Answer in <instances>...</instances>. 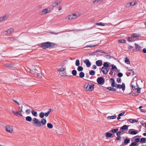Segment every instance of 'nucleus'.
I'll use <instances>...</instances> for the list:
<instances>
[{"label":"nucleus","instance_id":"obj_1","mask_svg":"<svg viewBox=\"0 0 146 146\" xmlns=\"http://www.w3.org/2000/svg\"><path fill=\"white\" fill-rule=\"evenodd\" d=\"M94 85H90L88 83H86L84 86V89L86 91H91L94 88Z\"/></svg>","mask_w":146,"mask_h":146},{"label":"nucleus","instance_id":"obj_2","mask_svg":"<svg viewBox=\"0 0 146 146\" xmlns=\"http://www.w3.org/2000/svg\"><path fill=\"white\" fill-rule=\"evenodd\" d=\"M6 131L8 133H12L13 131V127L10 125H7L5 127Z\"/></svg>","mask_w":146,"mask_h":146},{"label":"nucleus","instance_id":"obj_3","mask_svg":"<svg viewBox=\"0 0 146 146\" xmlns=\"http://www.w3.org/2000/svg\"><path fill=\"white\" fill-rule=\"evenodd\" d=\"M79 15H77L76 14L70 15L67 16L66 18V19H68L69 20L72 19L76 18L77 17H79Z\"/></svg>","mask_w":146,"mask_h":146},{"label":"nucleus","instance_id":"obj_4","mask_svg":"<svg viewBox=\"0 0 146 146\" xmlns=\"http://www.w3.org/2000/svg\"><path fill=\"white\" fill-rule=\"evenodd\" d=\"M115 87L119 89L121 88L123 90H124L125 89V85L124 83H123L121 85L116 84Z\"/></svg>","mask_w":146,"mask_h":146},{"label":"nucleus","instance_id":"obj_5","mask_svg":"<svg viewBox=\"0 0 146 146\" xmlns=\"http://www.w3.org/2000/svg\"><path fill=\"white\" fill-rule=\"evenodd\" d=\"M56 44L53 43H50L48 42H46V48L50 47L51 48H54Z\"/></svg>","mask_w":146,"mask_h":146},{"label":"nucleus","instance_id":"obj_6","mask_svg":"<svg viewBox=\"0 0 146 146\" xmlns=\"http://www.w3.org/2000/svg\"><path fill=\"white\" fill-rule=\"evenodd\" d=\"M97 81L100 84H103L104 83V78L100 77L97 79Z\"/></svg>","mask_w":146,"mask_h":146},{"label":"nucleus","instance_id":"obj_7","mask_svg":"<svg viewBox=\"0 0 146 146\" xmlns=\"http://www.w3.org/2000/svg\"><path fill=\"white\" fill-rule=\"evenodd\" d=\"M109 70V68H105L104 67H102L101 71L102 72L105 74H107Z\"/></svg>","mask_w":146,"mask_h":146},{"label":"nucleus","instance_id":"obj_8","mask_svg":"<svg viewBox=\"0 0 146 146\" xmlns=\"http://www.w3.org/2000/svg\"><path fill=\"white\" fill-rule=\"evenodd\" d=\"M8 15H6L0 17V22H2L7 19L8 18Z\"/></svg>","mask_w":146,"mask_h":146},{"label":"nucleus","instance_id":"obj_9","mask_svg":"<svg viewBox=\"0 0 146 146\" xmlns=\"http://www.w3.org/2000/svg\"><path fill=\"white\" fill-rule=\"evenodd\" d=\"M84 63L86 64L87 67H89L91 65V63L90 62L89 60L88 59H86L84 60Z\"/></svg>","mask_w":146,"mask_h":146},{"label":"nucleus","instance_id":"obj_10","mask_svg":"<svg viewBox=\"0 0 146 146\" xmlns=\"http://www.w3.org/2000/svg\"><path fill=\"white\" fill-rule=\"evenodd\" d=\"M33 121L35 124H36L38 125H41L39 120L36 118H34L33 119Z\"/></svg>","mask_w":146,"mask_h":146},{"label":"nucleus","instance_id":"obj_11","mask_svg":"<svg viewBox=\"0 0 146 146\" xmlns=\"http://www.w3.org/2000/svg\"><path fill=\"white\" fill-rule=\"evenodd\" d=\"M104 0H93L92 3L94 5H96L98 4L99 2L101 3L103 2Z\"/></svg>","mask_w":146,"mask_h":146},{"label":"nucleus","instance_id":"obj_12","mask_svg":"<svg viewBox=\"0 0 146 146\" xmlns=\"http://www.w3.org/2000/svg\"><path fill=\"white\" fill-rule=\"evenodd\" d=\"M58 5L56 1H55L52 3H50L49 5L52 8L56 7Z\"/></svg>","mask_w":146,"mask_h":146},{"label":"nucleus","instance_id":"obj_13","mask_svg":"<svg viewBox=\"0 0 146 146\" xmlns=\"http://www.w3.org/2000/svg\"><path fill=\"white\" fill-rule=\"evenodd\" d=\"M129 133L132 134L134 135L136 134L137 133V130L132 131V129H129L128 131Z\"/></svg>","mask_w":146,"mask_h":146},{"label":"nucleus","instance_id":"obj_14","mask_svg":"<svg viewBox=\"0 0 146 146\" xmlns=\"http://www.w3.org/2000/svg\"><path fill=\"white\" fill-rule=\"evenodd\" d=\"M110 82L111 83V86L112 87H114L115 86V80L113 78H111L110 80Z\"/></svg>","mask_w":146,"mask_h":146},{"label":"nucleus","instance_id":"obj_15","mask_svg":"<svg viewBox=\"0 0 146 146\" xmlns=\"http://www.w3.org/2000/svg\"><path fill=\"white\" fill-rule=\"evenodd\" d=\"M128 126L126 125H124L120 128V130L123 132L124 130L127 129H128Z\"/></svg>","mask_w":146,"mask_h":146},{"label":"nucleus","instance_id":"obj_16","mask_svg":"<svg viewBox=\"0 0 146 146\" xmlns=\"http://www.w3.org/2000/svg\"><path fill=\"white\" fill-rule=\"evenodd\" d=\"M14 31V29H13L10 28L6 32L8 34H10L13 33Z\"/></svg>","mask_w":146,"mask_h":146},{"label":"nucleus","instance_id":"obj_17","mask_svg":"<svg viewBox=\"0 0 146 146\" xmlns=\"http://www.w3.org/2000/svg\"><path fill=\"white\" fill-rule=\"evenodd\" d=\"M96 64L98 66H100L102 64V62L101 60H98L96 61Z\"/></svg>","mask_w":146,"mask_h":146},{"label":"nucleus","instance_id":"obj_18","mask_svg":"<svg viewBox=\"0 0 146 146\" xmlns=\"http://www.w3.org/2000/svg\"><path fill=\"white\" fill-rule=\"evenodd\" d=\"M53 111V110L52 109H48V110L46 112V117H47L49 114L52 112Z\"/></svg>","mask_w":146,"mask_h":146},{"label":"nucleus","instance_id":"obj_19","mask_svg":"<svg viewBox=\"0 0 146 146\" xmlns=\"http://www.w3.org/2000/svg\"><path fill=\"white\" fill-rule=\"evenodd\" d=\"M139 37V36L136 34H133L131 36V38H138Z\"/></svg>","mask_w":146,"mask_h":146},{"label":"nucleus","instance_id":"obj_20","mask_svg":"<svg viewBox=\"0 0 146 146\" xmlns=\"http://www.w3.org/2000/svg\"><path fill=\"white\" fill-rule=\"evenodd\" d=\"M131 6H134L137 4V2L136 1H133L131 2H130Z\"/></svg>","mask_w":146,"mask_h":146},{"label":"nucleus","instance_id":"obj_21","mask_svg":"<svg viewBox=\"0 0 146 146\" xmlns=\"http://www.w3.org/2000/svg\"><path fill=\"white\" fill-rule=\"evenodd\" d=\"M128 121L131 123L136 122L138 121L137 120L133 119H128Z\"/></svg>","mask_w":146,"mask_h":146},{"label":"nucleus","instance_id":"obj_22","mask_svg":"<svg viewBox=\"0 0 146 146\" xmlns=\"http://www.w3.org/2000/svg\"><path fill=\"white\" fill-rule=\"evenodd\" d=\"M109 63L108 62H104L103 64L104 67H104L105 68H108L109 66V65L108 64Z\"/></svg>","mask_w":146,"mask_h":146},{"label":"nucleus","instance_id":"obj_23","mask_svg":"<svg viewBox=\"0 0 146 146\" xmlns=\"http://www.w3.org/2000/svg\"><path fill=\"white\" fill-rule=\"evenodd\" d=\"M59 74L62 76H66V72L63 71L61 72H59Z\"/></svg>","mask_w":146,"mask_h":146},{"label":"nucleus","instance_id":"obj_24","mask_svg":"<svg viewBox=\"0 0 146 146\" xmlns=\"http://www.w3.org/2000/svg\"><path fill=\"white\" fill-rule=\"evenodd\" d=\"M130 141V140L129 139L127 138L124 141V143L125 145H126Z\"/></svg>","mask_w":146,"mask_h":146},{"label":"nucleus","instance_id":"obj_25","mask_svg":"<svg viewBox=\"0 0 146 146\" xmlns=\"http://www.w3.org/2000/svg\"><path fill=\"white\" fill-rule=\"evenodd\" d=\"M112 134L109 132H107L106 133V137H111L112 136Z\"/></svg>","mask_w":146,"mask_h":146},{"label":"nucleus","instance_id":"obj_26","mask_svg":"<svg viewBox=\"0 0 146 146\" xmlns=\"http://www.w3.org/2000/svg\"><path fill=\"white\" fill-rule=\"evenodd\" d=\"M65 67H61V68H59L57 70L58 71H60V72H63L64 71L65 69Z\"/></svg>","mask_w":146,"mask_h":146},{"label":"nucleus","instance_id":"obj_27","mask_svg":"<svg viewBox=\"0 0 146 146\" xmlns=\"http://www.w3.org/2000/svg\"><path fill=\"white\" fill-rule=\"evenodd\" d=\"M45 115V114L42 112L40 113L39 114V116L41 118H43Z\"/></svg>","mask_w":146,"mask_h":146},{"label":"nucleus","instance_id":"obj_28","mask_svg":"<svg viewBox=\"0 0 146 146\" xmlns=\"http://www.w3.org/2000/svg\"><path fill=\"white\" fill-rule=\"evenodd\" d=\"M96 24L97 25H99V26H104L106 24L104 23H96Z\"/></svg>","mask_w":146,"mask_h":146},{"label":"nucleus","instance_id":"obj_29","mask_svg":"<svg viewBox=\"0 0 146 146\" xmlns=\"http://www.w3.org/2000/svg\"><path fill=\"white\" fill-rule=\"evenodd\" d=\"M32 113V115L35 117H36L37 116V113L34 110H33L31 112Z\"/></svg>","mask_w":146,"mask_h":146},{"label":"nucleus","instance_id":"obj_30","mask_svg":"<svg viewBox=\"0 0 146 146\" xmlns=\"http://www.w3.org/2000/svg\"><path fill=\"white\" fill-rule=\"evenodd\" d=\"M111 66L112 67V70L114 71H116V70H117L116 67L114 65H112Z\"/></svg>","mask_w":146,"mask_h":146},{"label":"nucleus","instance_id":"obj_31","mask_svg":"<svg viewBox=\"0 0 146 146\" xmlns=\"http://www.w3.org/2000/svg\"><path fill=\"white\" fill-rule=\"evenodd\" d=\"M116 118V116L115 115H113L111 116H108L107 118L109 119H115Z\"/></svg>","mask_w":146,"mask_h":146},{"label":"nucleus","instance_id":"obj_32","mask_svg":"<svg viewBox=\"0 0 146 146\" xmlns=\"http://www.w3.org/2000/svg\"><path fill=\"white\" fill-rule=\"evenodd\" d=\"M47 127L49 128H52L53 127L52 125L50 123H47Z\"/></svg>","mask_w":146,"mask_h":146},{"label":"nucleus","instance_id":"obj_33","mask_svg":"<svg viewBox=\"0 0 146 146\" xmlns=\"http://www.w3.org/2000/svg\"><path fill=\"white\" fill-rule=\"evenodd\" d=\"M79 76L80 78H82L84 77V74L83 72H81L80 73Z\"/></svg>","mask_w":146,"mask_h":146},{"label":"nucleus","instance_id":"obj_34","mask_svg":"<svg viewBox=\"0 0 146 146\" xmlns=\"http://www.w3.org/2000/svg\"><path fill=\"white\" fill-rule=\"evenodd\" d=\"M76 65L77 66H79L80 64V61L79 60H77L76 61Z\"/></svg>","mask_w":146,"mask_h":146},{"label":"nucleus","instance_id":"obj_35","mask_svg":"<svg viewBox=\"0 0 146 146\" xmlns=\"http://www.w3.org/2000/svg\"><path fill=\"white\" fill-rule=\"evenodd\" d=\"M39 46L43 48H45L46 47V44L45 43L41 44H40Z\"/></svg>","mask_w":146,"mask_h":146},{"label":"nucleus","instance_id":"obj_36","mask_svg":"<svg viewBox=\"0 0 146 146\" xmlns=\"http://www.w3.org/2000/svg\"><path fill=\"white\" fill-rule=\"evenodd\" d=\"M32 119L31 117L30 116H27L26 117V120L28 121H31Z\"/></svg>","mask_w":146,"mask_h":146},{"label":"nucleus","instance_id":"obj_37","mask_svg":"<svg viewBox=\"0 0 146 146\" xmlns=\"http://www.w3.org/2000/svg\"><path fill=\"white\" fill-rule=\"evenodd\" d=\"M123 133V132L120 130L117 133V136H119L121 134H122Z\"/></svg>","mask_w":146,"mask_h":146},{"label":"nucleus","instance_id":"obj_38","mask_svg":"<svg viewBox=\"0 0 146 146\" xmlns=\"http://www.w3.org/2000/svg\"><path fill=\"white\" fill-rule=\"evenodd\" d=\"M118 129H112L111 130L110 132H112V133H115L116 132H117V131H118Z\"/></svg>","mask_w":146,"mask_h":146},{"label":"nucleus","instance_id":"obj_39","mask_svg":"<svg viewBox=\"0 0 146 146\" xmlns=\"http://www.w3.org/2000/svg\"><path fill=\"white\" fill-rule=\"evenodd\" d=\"M46 119H42L41 120V123L43 125H44L45 124Z\"/></svg>","mask_w":146,"mask_h":146},{"label":"nucleus","instance_id":"obj_40","mask_svg":"<svg viewBox=\"0 0 146 146\" xmlns=\"http://www.w3.org/2000/svg\"><path fill=\"white\" fill-rule=\"evenodd\" d=\"M83 68L80 66H79L77 68L78 70L79 71H82L83 70Z\"/></svg>","mask_w":146,"mask_h":146},{"label":"nucleus","instance_id":"obj_41","mask_svg":"<svg viewBox=\"0 0 146 146\" xmlns=\"http://www.w3.org/2000/svg\"><path fill=\"white\" fill-rule=\"evenodd\" d=\"M118 42L119 43H124L126 42V41L124 39L119 40Z\"/></svg>","mask_w":146,"mask_h":146},{"label":"nucleus","instance_id":"obj_42","mask_svg":"<svg viewBox=\"0 0 146 146\" xmlns=\"http://www.w3.org/2000/svg\"><path fill=\"white\" fill-rule=\"evenodd\" d=\"M52 8H48L46 9V13H48L51 11Z\"/></svg>","mask_w":146,"mask_h":146},{"label":"nucleus","instance_id":"obj_43","mask_svg":"<svg viewBox=\"0 0 146 146\" xmlns=\"http://www.w3.org/2000/svg\"><path fill=\"white\" fill-rule=\"evenodd\" d=\"M128 73L131 75H133L134 74V72L133 71L129 70L128 71Z\"/></svg>","mask_w":146,"mask_h":146},{"label":"nucleus","instance_id":"obj_44","mask_svg":"<svg viewBox=\"0 0 146 146\" xmlns=\"http://www.w3.org/2000/svg\"><path fill=\"white\" fill-rule=\"evenodd\" d=\"M72 74L74 76H76L77 74V71L76 70H73L72 71Z\"/></svg>","mask_w":146,"mask_h":146},{"label":"nucleus","instance_id":"obj_45","mask_svg":"<svg viewBox=\"0 0 146 146\" xmlns=\"http://www.w3.org/2000/svg\"><path fill=\"white\" fill-rule=\"evenodd\" d=\"M36 75L37 77H38V78H40L42 77V74L40 72L38 73Z\"/></svg>","mask_w":146,"mask_h":146},{"label":"nucleus","instance_id":"obj_46","mask_svg":"<svg viewBox=\"0 0 146 146\" xmlns=\"http://www.w3.org/2000/svg\"><path fill=\"white\" fill-rule=\"evenodd\" d=\"M142 107V106H141L139 107V108L140 109L141 111L143 112H146V110L143 109H141V108Z\"/></svg>","mask_w":146,"mask_h":146},{"label":"nucleus","instance_id":"obj_47","mask_svg":"<svg viewBox=\"0 0 146 146\" xmlns=\"http://www.w3.org/2000/svg\"><path fill=\"white\" fill-rule=\"evenodd\" d=\"M90 74L92 75H94L95 74V72L94 70H91L89 72Z\"/></svg>","mask_w":146,"mask_h":146},{"label":"nucleus","instance_id":"obj_48","mask_svg":"<svg viewBox=\"0 0 146 146\" xmlns=\"http://www.w3.org/2000/svg\"><path fill=\"white\" fill-rule=\"evenodd\" d=\"M125 63H126L127 64H129L130 63L127 57H126L125 58Z\"/></svg>","mask_w":146,"mask_h":146},{"label":"nucleus","instance_id":"obj_49","mask_svg":"<svg viewBox=\"0 0 146 146\" xmlns=\"http://www.w3.org/2000/svg\"><path fill=\"white\" fill-rule=\"evenodd\" d=\"M46 9H44L43 11L41 12L40 13V14L41 15H44L46 13Z\"/></svg>","mask_w":146,"mask_h":146},{"label":"nucleus","instance_id":"obj_50","mask_svg":"<svg viewBox=\"0 0 146 146\" xmlns=\"http://www.w3.org/2000/svg\"><path fill=\"white\" fill-rule=\"evenodd\" d=\"M66 64V62H64L61 64L60 66L61 67H65V66Z\"/></svg>","mask_w":146,"mask_h":146},{"label":"nucleus","instance_id":"obj_51","mask_svg":"<svg viewBox=\"0 0 146 146\" xmlns=\"http://www.w3.org/2000/svg\"><path fill=\"white\" fill-rule=\"evenodd\" d=\"M137 143L136 142L132 143L129 146H135L136 145Z\"/></svg>","mask_w":146,"mask_h":146},{"label":"nucleus","instance_id":"obj_52","mask_svg":"<svg viewBox=\"0 0 146 146\" xmlns=\"http://www.w3.org/2000/svg\"><path fill=\"white\" fill-rule=\"evenodd\" d=\"M145 140V138H142L141 139L140 142L141 143L144 142Z\"/></svg>","mask_w":146,"mask_h":146},{"label":"nucleus","instance_id":"obj_53","mask_svg":"<svg viewBox=\"0 0 146 146\" xmlns=\"http://www.w3.org/2000/svg\"><path fill=\"white\" fill-rule=\"evenodd\" d=\"M56 1L58 5L61 3L62 2V0H56Z\"/></svg>","mask_w":146,"mask_h":146},{"label":"nucleus","instance_id":"obj_54","mask_svg":"<svg viewBox=\"0 0 146 146\" xmlns=\"http://www.w3.org/2000/svg\"><path fill=\"white\" fill-rule=\"evenodd\" d=\"M123 75L122 73H119L117 74V76L119 77H121L123 76Z\"/></svg>","mask_w":146,"mask_h":146},{"label":"nucleus","instance_id":"obj_55","mask_svg":"<svg viewBox=\"0 0 146 146\" xmlns=\"http://www.w3.org/2000/svg\"><path fill=\"white\" fill-rule=\"evenodd\" d=\"M126 7H130V6H131V5H130V2L127 3L126 5Z\"/></svg>","mask_w":146,"mask_h":146},{"label":"nucleus","instance_id":"obj_56","mask_svg":"<svg viewBox=\"0 0 146 146\" xmlns=\"http://www.w3.org/2000/svg\"><path fill=\"white\" fill-rule=\"evenodd\" d=\"M121 79L120 78H117V81L119 83H120L121 82Z\"/></svg>","mask_w":146,"mask_h":146},{"label":"nucleus","instance_id":"obj_57","mask_svg":"<svg viewBox=\"0 0 146 146\" xmlns=\"http://www.w3.org/2000/svg\"><path fill=\"white\" fill-rule=\"evenodd\" d=\"M96 46V45H95L93 46H87L86 47H84V48L88 47H94L95 46Z\"/></svg>","mask_w":146,"mask_h":146},{"label":"nucleus","instance_id":"obj_58","mask_svg":"<svg viewBox=\"0 0 146 146\" xmlns=\"http://www.w3.org/2000/svg\"><path fill=\"white\" fill-rule=\"evenodd\" d=\"M135 48L137 49L139 48V46L137 44H135Z\"/></svg>","mask_w":146,"mask_h":146},{"label":"nucleus","instance_id":"obj_59","mask_svg":"<svg viewBox=\"0 0 146 146\" xmlns=\"http://www.w3.org/2000/svg\"><path fill=\"white\" fill-rule=\"evenodd\" d=\"M132 88L133 90H135L137 89V88H135V87L133 85H132Z\"/></svg>","mask_w":146,"mask_h":146},{"label":"nucleus","instance_id":"obj_60","mask_svg":"<svg viewBox=\"0 0 146 146\" xmlns=\"http://www.w3.org/2000/svg\"><path fill=\"white\" fill-rule=\"evenodd\" d=\"M125 113V112H122L121 113H120V114H119L118 115V116H121L123 115Z\"/></svg>","mask_w":146,"mask_h":146},{"label":"nucleus","instance_id":"obj_61","mask_svg":"<svg viewBox=\"0 0 146 146\" xmlns=\"http://www.w3.org/2000/svg\"><path fill=\"white\" fill-rule=\"evenodd\" d=\"M133 48V47L131 46H128V49L129 50H131Z\"/></svg>","mask_w":146,"mask_h":146},{"label":"nucleus","instance_id":"obj_62","mask_svg":"<svg viewBox=\"0 0 146 146\" xmlns=\"http://www.w3.org/2000/svg\"><path fill=\"white\" fill-rule=\"evenodd\" d=\"M25 112H26V113H27V114H29L30 113V111L29 110L27 109L26 110Z\"/></svg>","mask_w":146,"mask_h":146},{"label":"nucleus","instance_id":"obj_63","mask_svg":"<svg viewBox=\"0 0 146 146\" xmlns=\"http://www.w3.org/2000/svg\"><path fill=\"white\" fill-rule=\"evenodd\" d=\"M62 8V6H60L58 7V11H60L61 10Z\"/></svg>","mask_w":146,"mask_h":146},{"label":"nucleus","instance_id":"obj_64","mask_svg":"<svg viewBox=\"0 0 146 146\" xmlns=\"http://www.w3.org/2000/svg\"><path fill=\"white\" fill-rule=\"evenodd\" d=\"M143 52L144 53H146V48H144L143 49Z\"/></svg>","mask_w":146,"mask_h":146}]
</instances>
